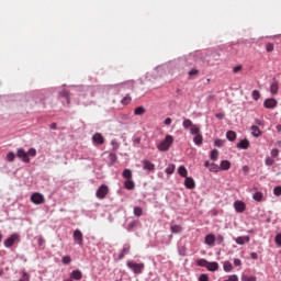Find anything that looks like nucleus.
I'll return each mask as SVG.
<instances>
[{
	"label": "nucleus",
	"mask_w": 281,
	"mask_h": 281,
	"mask_svg": "<svg viewBox=\"0 0 281 281\" xmlns=\"http://www.w3.org/2000/svg\"><path fill=\"white\" fill-rule=\"evenodd\" d=\"M92 140L94 144L102 145V144H104V136H102V134H100V133H95L92 136Z\"/></svg>",
	"instance_id": "obj_17"
},
{
	"label": "nucleus",
	"mask_w": 281,
	"mask_h": 281,
	"mask_svg": "<svg viewBox=\"0 0 281 281\" xmlns=\"http://www.w3.org/2000/svg\"><path fill=\"white\" fill-rule=\"evenodd\" d=\"M19 281H30V277L27 276V272H24L23 279H20Z\"/></svg>",
	"instance_id": "obj_55"
},
{
	"label": "nucleus",
	"mask_w": 281,
	"mask_h": 281,
	"mask_svg": "<svg viewBox=\"0 0 281 281\" xmlns=\"http://www.w3.org/2000/svg\"><path fill=\"white\" fill-rule=\"evenodd\" d=\"M72 237H74L75 243H77V245L82 247V245L85 244V239L82 237V232L80 229H76L74 232Z\"/></svg>",
	"instance_id": "obj_7"
},
{
	"label": "nucleus",
	"mask_w": 281,
	"mask_h": 281,
	"mask_svg": "<svg viewBox=\"0 0 281 281\" xmlns=\"http://www.w3.org/2000/svg\"><path fill=\"white\" fill-rule=\"evenodd\" d=\"M252 100H256V101L260 100V91L258 90L252 91Z\"/></svg>",
	"instance_id": "obj_43"
},
{
	"label": "nucleus",
	"mask_w": 281,
	"mask_h": 281,
	"mask_svg": "<svg viewBox=\"0 0 281 281\" xmlns=\"http://www.w3.org/2000/svg\"><path fill=\"white\" fill-rule=\"evenodd\" d=\"M178 175H180L184 179L188 177V169H186V166H180L178 168Z\"/></svg>",
	"instance_id": "obj_28"
},
{
	"label": "nucleus",
	"mask_w": 281,
	"mask_h": 281,
	"mask_svg": "<svg viewBox=\"0 0 281 281\" xmlns=\"http://www.w3.org/2000/svg\"><path fill=\"white\" fill-rule=\"evenodd\" d=\"M238 71H243V66L241 65H238V66L233 68L234 74H238Z\"/></svg>",
	"instance_id": "obj_52"
},
{
	"label": "nucleus",
	"mask_w": 281,
	"mask_h": 281,
	"mask_svg": "<svg viewBox=\"0 0 281 281\" xmlns=\"http://www.w3.org/2000/svg\"><path fill=\"white\" fill-rule=\"evenodd\" d=\"M122 177H123L124 179H126V181L132 180V179H133V171H131V169H125V170L122 172Z\"/></svg>",
	"instance_id": "obj_26"
},
{
	"label": "nucleus",
	"mask_w": 281,
	"mask_h": 281,
	"mask_svg": "<svg viewBox=\"0 0 281 281\" xmlns=\"http://www.w3.org/2000/svg\"><path fill=\"white\" fill-rule=\"evenodd\" d=\"M16 157L24 164H30V157H36V149L30 148L29 151H25V149L19 148L16 151Z\"/></svg>",
	"instance_id": "obj_1"
},
{
	"label": "nucleus",
	"mask_w": 281,
	"mask_h": 281,
	"mask_svg": "<svg viewBox=\"0 0 281 281\" xmlns=\"http://www.w3.org/2000/svg\"><path fill=\"white\" fill-rule=\"evenodd\" d=\"M250 131H251V135L254 137H260V135H262V132L260 131V127L256 126V125H252L250 127Z\"/></svg>",
	"instance_id": "obj_22"
},
{
	"label": "nucleus",
	"mask_w": 281,
	"mask_h": 281,
	"mask_svg": "<svg viewBox=\"0 0 281 281\" xmlns=\"http://www.w3.org/2000/svg\"><path fill=\"white\" fill-rule=\"evenodd\" d=\"M63 265H70L71 263V257L70 256H65L61 259Z\"/></svg>",
	"instance_id": "obj_41"
},
{
	"label": "nucleus",
	"mask_w": 281,
	"mask_h": 281,
	"mask_svg": "<svg viewBox=\"0 0 281 281\" xmlns=\"http://www.w3.org/2000/svg\"><path fill=\"white\" fill-rule=\"evenodd\" d=\"M215 241L217 243V245H223V243L225 241V237H223V235H217Z\"/></svg>",
	"instance_id": "obj_44"
},
{
	"label": "nucleus",
	"mask_w": 281,
	"mask_h": 281,
	"mask_svg": "<svg viewBox=\"0 0 281 281\" xmlns=\"http://www.w3.org/2000/svg\"><path fill=\"white\" fill-rule=\"evenodd\" d=\"M191 135H194L193 142L196 146H201V144H203V135L201 134V132H198Z\"/></svg>",
	"instance_id": "obj_16"
},
{
	"label": "nucleus",
	"mask_w": 281,
	"mask_h": 281,
	"mask_svg": "<svg viewBox=\"0 0 281 281\" xmlns=\"http://www.w3.org/2000/svg\"><path fill=\"white\" fill-rule=\"evenodd\" d=\"M70 280H77V281L82 280V271H80V270H74V271L70 273Z\"/></svg>",
	"instance_id": "obj_18"
},
{
	"label": "nucleus",
	"mask_w": 281,
	"mask_h": 281,
	"mask_svg": "<svg viewBox=\"0 0 281 281\" xmlns=\"http://www.w3.org/2000/svg\"><path fill=\"white\" fill-rule=\"evenodd\" d=\"M232 168V162L229 160H222L220 165V170H229Z\"/></svg>",
	"instance_id": "obj_24"
},
{
	"label": "nucleus",
	"mask_w": 281,
	"mask_h": 281,
	"mask_svg": "<svg viewBox=\"0 0 281 281\" xmlns=\"http://www.w3.org/2000/svg\"><path fill=\"white\" fill-rule=\"evenodd\" d=\"M172 144H175V137H172V135H167L165 139L157 145V148L160 153H166L167 150H170Z\"/></svg>",
	"instance_id": "obj_2"
},
{
	"label": "nucleus",
	"mask_w": 281,
	"mask_h": 281,
	"mask_svg": "<svg viewBox=\"0 0 281 281\" xmlns=\"http://www.w3.org/2000/svg\"><path fill=\"white\" fill-rule=\"evenodd\" d=\"M214 144H215V146H217V147L221 148V146H223V140H222V139H216V140L214 142Z\"/></svg>",
	"instance_id": "obj_56"
},
{
	"label": "nucleus",
	"mask_w": 281,
	"mask_h": 281,
	"mask_svg": "<svg viewBox=\"0 0 281 281\" xmlns=\"http://www.w3.org/2000/svg\"><path fill=\"white\" fill-rule=\"evenodd\" d=\"M278 91H280V86L278 85V81H273L270 86V93H272V95H276Z\"/></svg>",
	"instance_id": "obj_21"
},
{
	"label": "nucleus",
	"mask_w": 281,
	"mask_h": 281,
	"mask_svg": "<svg viewBox=\"0 0 281 281\" xmlns=\"http://www.w3.org/2000/svg\"><path fill=\"white\" fill-rule=\"evenodd\" d=\"M146 113V108L145 106H137L134 110V115H144Z\"/></svg>",
	"instance_id": "obj_30"
},
{
	"label": "nucleus",
	"mask_w": 281,
	"mask_h": 281,
	"mask_svg": "<svg viewBox=\"0 0 281 281\" xmlns=\"http://www.w3.org/2000/svg\"><path fill=\"white\" fill-rule=\"evenodd\" d=\"M273 49H276V46L273 45V43H268L266 45V50L267 52H273Z\"/></svg>",
	"instance_id": "obj_48"
},
{
	"label": "nucleus",
	"mask_w": 281,
	"mask_h": 281,
	"mask_svg": "<svg viewBox=\"0 0 281 281\" xmlns=\"http://www.w3.org/2000/svg\"><path fill=\"white\" fill-rule=\"evenodd\" d=\"M204 243L205 245H209V247H214V243H216V236H214L213 234L206 235Z\"/></svg>",
	"instance_id": "obj_15"
},
{
	"label": "nucleus",
	"mask_w": 281,
	"mask_h": 281,
	"mask_svg": "<svg viewBox=\"0 0 281 281\" xmlns=\"http://www.w3.org/2000/svg\"><path fill=\"white\" fill-rule=\"evenodd\" d=\"M165 124H166V126H170V125L172 124V119L167 117V119L165 120Z\"/></svg>",
	"instance_id": "obj_57"
},
{
	"label": "nucleus",
	"mask_w": 281,
	"mask_h": 281,
	"mask_svg": "<svg viewBox=\"0 0 281 281\" xmlns=\"http://www.w3.org/2000/svg\"><path fill=\"white\" fill-rule=\"evenodd\" d=\"M218 170H221V167H218V165L216 164H211V167H210V172H218Z\"/></svg>",
	"instance_id": "obj_37"
},
{
	"label": "nucleus",
	"mask_w": 281,
	"mask_h": 281,
	"mask_svg": "<svg viewBox=\"0 0 281 281\" xmlns=\"http://www.w3.org/2000/svg\"><path fill=\"white\" fill-rule=\"evenodd\" d=\"M207 260H205V259H199L198 261H196V265H198V267H206L207 268Z\"/></svg>",
	"instance_id": "obj_39"
},
{
	"label": "nucleus",
	"mask_w": 281,
	"mask_h": 281,
	"mask_svg": "<svg viewBox=\"0 0 281 281\" xmlns=\"http://www.w3.org/2000/svg\"><path fill=\"white\" fill-rule=\"evenodd\" d=\"M273 195L274 196H281V187H276L273 189Z\"/></svg>",
	"instance_id": "obj_47"
},
{
	"label": "nucleus",
	"mask_w": 281,
	"mask_h": 281,
	"mask_svg": "<svg viewBox=\"0 0 281 281\" xmlns=\"http://www.w3.org/2000/svg\"><path fill=\"white\" fill-rule=\"evenodd\" d=\"M199 281H210V277L207 274H201Z\"/></svg>",
	"instance_id": "obj_53"
},
{
	"label": "nucleus",
	"mask_w": 281,
	"mask_h": 281,
	"mask_svg": "<svg viewBox=\"0 0 281 281\" xmlns=\"http://www.w3.org/2000/svg\"><path fill=\"white\" fill-rule=\"evenodd\" d=\"M126 266L128 269H132L133 273L136 276H139V273H142L145 269L144 263H136L135 261H127Z\"/></svg>",
	"instance_id": "obj_4"
},
{
	"label": "nucleus",
	"mask_w": 281,
	"mask_h": 281,
	"mask_svg": "<svg viewBox=\"0 0 281 281\" xmlns=\"http://www.w3.org/2000/svg\"><path fill=\"white\" fill-rule=\"evenodd\" d=\"M179 255L180 256H186V247L179 248Z\"/></svg>",
	"instance_id": "obj_58"
},
{
	"label": "nucleus",
	"mask_w": 281,
	"mask_h": 281,
	"mask_svg": "<svg viewBox=\"0 0 281 281\" xmlns=\"http://www.w3.org/2000/svg\"><path fill=\"white\" fill-rule=\"evenodd\" d=\"M184 179V186L188 190H194V188H196V183L192 177H187Z\"/></svg>",
	"instance_id": "obj_13"
},
{
	"label": "nucleus",
	"mask_w": 281,
	"mask_h": 281,
	"mask_svg": "<svg viewBox=\"0 0 281 281\" xmlns=\"http://www.w3.org/2000/svg\"><path fill=\"white\" fill-rule=\"evenodd\" d=\"M182 126L186 130L190 128L191 134L201 133V127H199V125L192 123V120H190V119H184L182 122Z\"/></svg>",
	"instance_id": "obj_3"
},
{
	"label": "nucleus",
	"mask_w": 281,
	"mask_h": 281,
	"mask_svg": "<svg viewBox=\"0 0 281 281\" xmlns=\"http://www.w3.org/2000/svg\"><path fill=\"white\" fill-rule=\"evenodd\" d=\"M278 155H280V150L278 148H274L271 150V157H278Z\"/></svg>",
	"instance_id": "obj_51"
},
{
	"label": "nucleus",
	"mask_w": 281,
	"mask_h": 281,
	"mask_svg": "<svg viewBox=\"0 0 281 281\" xmlns=\"http://www.w3.org/2000/svg\"><path fill=\"white\" fill-rule=\"evenodd\" d=\"M188 74H189V76H199V69L193 68Z\"/></svg>",
	"instance_id": "obj_50"
},
{
	"label": "nucleus",
	"mask_w": 281,
	"mask_h": 281,
	"mask_svg": "<svg viewBox=\"0 0 281 281\" xmlns=\"http://www.w3.org/2000/svg\"><path fill=\"white\" fill-rule=\"evenodd\" d=\"M143 170H148L149 172H155V164L150 160H143Z\"/></svg>",
	"instance_id": "obj_14"
},
{
	"label": "nucleus",
	"mask_w": 281,
	"mask_h": 281,
	"mask_svg": "<svg viewBox=\"0 0 281 281\" xmlns=\"http://www.w3.org/2000/svg\"><path fill=\"white\" fill-rule=\"evenodd\" d=\"M241 281H256V277H249L247 274L241 276Z\"/></svg>",
	"instance_id": "obj_42"
},
{
	"label": "nucleus",
	"mask_w": 281,
	"mask_h": 281,
	"mask_svg": "<svg viewBox=\"0 0 281 281\" xmlns=\"http://www.w3.org/2000/svg\"><path fill=\"white\" fill-rule=\"evenodd\" d=\"M249 240H250L249 236H239L235 239V243L237 245H245V244L249 243Z\"/></svg>",
	"instance_id": "obj_19"
},
{
	"label": "nucleus",
	"mask_w": 281,
	"mask_h": 281,
	"mask_svg": "<svg viewBox=\"0 0 281 281\" xmlns=\"http://www.w3.org/2000/svg\"><path fill=\"white\" fill-rule=\"evenodd\" d=\"M109 159L111 164H115V161H117V156L115 154H110Z\"/></svg>",
	"instance_id": "obj_49"
},
{
	"label": "nucleus",
	"mask_w": 281,
	"mask_h": 281,
	"mask_svg": "<svg viewBox=\"0 0 281 281\" xmlns=\"http://www.w3.org/2000/svg\"><path fill=\"white\" fill-rule=\"evenodd\" d=\"M211 159H212L213 161H216V159H218V149H213V150L211 151Z\"/></svg>",
	"instance_id": "obj_35"
},
{
	"label": "nucleus",
	"mask_w": 281,
	"mask_h": 281,
	"mask_svg": "<svg viewBox=\"0 0 281 281\" xmlns=\"http://www.w3.org/2000/svg\"><path fill=\"white\" fill-rule=\"evenodd\" d=\"M234 265H235V267H240V265H241L240 259H234Z\"/></svg>",
	"instance_id": "obj_61"
},
{
	"label": "nucleus",
	"mask_w": 281,
	"mask_h": 281,
	"mask_svg": "<svg viewBox=\"0 0 281 281\" xmlns=\"http://www.w3.org/2000/svg\"><path fill=\"white\" fill-rule=\"evenodd\" d=\"M221 58V54L213 52L207 57L209 65L213 66L214 63H218V59Z\"/></svg>",
	"instance_id": "obj_10"
},
{
	"label": "nucleus",
	"mask_w": 281,
	"mask_h": 281,
	"mask_svg": "<svg viewBox=\"0 0 281 281\" xmlns=\"http://www.w3.org/2000/svg\"><path fill=\"white\" fill-rule=\"evenodd\" d=\"M262 192H256L254 195H252V199L255 200V201H258V202H260V201H262Z\"/></svg>",
	"instance_id": "obj_36"
},
{
	"label": "nucleus",
	"mask_w": 281,
	"mask_h": 281,
	"mask_svg": "<svg viewBox=\"0 0 281 281\" xmlns=\"http://www.w3.org/2000/svg\"><path fill=\"white\" fill-rule=\"evenodd\" d=\"M128 254H131V245L125 244L119 254L117 260H123L124 256H128Z\"/></svg>",
	"instance_id": "obj_12"
},
{
	"label": "nucleus",
	"mask_w": 281,
	"mask_h": 281,
	"mask_svg": "<svg viewBox=\"0 0 281 281\" xmlns=\"http://www.w3.org/2000/svg\"><path fill=\"white\" fill-rule=\"evenodd\" d=\"M126 190H135V182L132 180H126L124 183Z\"/></svg>",
	"instance_id": "obj_27"
},
{
	"label": "nucleus",
	"mask_w": 281,
	"mask_h": 281,
	"mask_svg": "<svg viewBox=\"0 0 281 281\" xmlns=\"http://www.w3.org/2000/svg\"><path fill=\"white\" fill-rule=\"evenodd\" d=\"M15 158H16V155L14 154V151H10L7 154L8 161H14Z\"/></svg>",
	"instance_id": "obj_40"
},
{
	"label": "nucleus",
	"mask_w": 281,
	"mask_h": 281,
	"mask_svg": "<svg viewBox=\"0 0 281 281\" xmlns=\"http://www.w3.org/2000/svg\"><path fill=\"white\" fill-rule=\"evenodd\" d=\"M226 137H227L228 142H235L236 140V132L228 131L226 133Z\"/></svg>",
	"instance_id": "obj_29"
},
{
	"label": "nucleus",
	"mask_w": 281,
	"mask_h": 281,
	"mask_svg": "<svg viewBox=\"0 0 281 281\" xmlns=\"http://www.w3.org/2000/svg\"><path fill=\"white\" fill-rule=\"evenodd\" d=\"M237 148H240L241 150H247V148H249V140L247 138L241 139L238 144H237Z\"/></svg>",
	"instance_id": "obj_20"
},
{
	"label": "nucleus",
	"mask_w": 281,
	"mask_h": 281,
	"mask_svg": "<svg viewBox=\"0 0 281 281\" xmlns=\"http://www.w3.org/2000/svg\"><path fill=\"white\" fill-rule=\"evenodd\" d=\"M234 207H235L236 212H238L239 214H243V212H245V210H247V205L243 201H235Z\"/></svg>",
	"instance_id": "obj_11"
},
{
	"label": "nucleus",
	"mask_w": 281,
	"mask_h": 281,
	"mask_svg": "<svg viewBox=\"0 0 281 281\" xmlns=\"http://www.w3.org/2000/svg\"><path fill=\"white\" fill-rule=\"evenodd\" d=\"M228 281H238V277H237L236 274L231 276V277L228 278Z\"/></svg>",
	"instance_id": "obj_60"
},
{
	"label": "nucleus",
	"mask_w": 281,
	"mask_h": 281,
	"mask_svg": "<svg viewBox=\"0 0 281 281\" xmlns=\"http://www.w3.org/2000/svg\"><path fill=\"white\" fill-rule=\"evenodd\" d=\"M274 241L278 247H281V233L277 234Z\"/></svg>",
	"instance_id": "obj_46"
},
{
	"label": "nucleus",
	"mask_w": 281,
	"mask_h": 281,
	"mask_svg": "<svg viewBox=\"0 0 281 281\" xmlns=\"http://www.w3.org/2000/svg\"><path fill=\"white\" fill-rule=\"evenodd\" d=\"M19 240V235L12 234L9 238L4 240V247L10 248Z\"/></svg>",
	"instance_id": "obj_8"
},
{
	"label": "nucleus",
	"mask_w": 281,
	"mask_h": 281,
	"mask_svg": "<svg viewBox=\"0 0 281 281\" xmlns=\"http://www.w3.org/2000/svg\"><path fill=\"white\" fill-rule=\"evenodd\" d=\"M112 146L114 150H117V148H120V143L116 140H112Z\"/></svg>",
	"instance_id": "obj_54"
},
{
	"label": "nucleus",
	"mask_w": 281,
	"mask_h": 281,
	"mask_svg": "<svg viewBox=\"0 0 281 281\" xmlns=\"http://www.w3.org/2000/svg\"><path fill=\"white\" fill-rule=\"evenodd\" d=\"M37 243H38V245L41 247V246L45 245V239L40 237Z\"/></svg>",
	"instance_id": "obj_63"
},
{
	"label": "nucleus",
	"mask_w": 281,
	"mask_h": 281,
	"mask_svg": "<svg viewBox=\"0 0 281 281\" xmlns=\"http://www.w3.org/2000/svg\"><path fill=\"white\" fill-rule=\"evenodd\" d=\"M276 164V160L271 157L266 158V166H273Z\"/></svg>",
	"instance_id": "obj_45"
},
{
	"label": "nucleus",
	"mask_w": 281,
	"mask_h": 281,
	"mask_svg": "<svg viewBox=\"0 0 281 281\" xmlns=\"http://www.w3.org/2000/svg\"><path fill=\"white\" fill-rule=\"evenodd\" d=\"M215 117L217 120H223L225 117V114L224 113H217V114H215Z\"/></svg>",
	"instance_id": "obj_59"
},
{
	"label": "nucleus",
	"mask_w": 281,
	"mask_h": 281,
	"mask_svg": "<svg viewBox=\"0 0 281 281\" xmlns=\"http://www.w3.org/2000/svg\"><path fill=\"white\" fill-rule=\"evenodd\" d=\"M132 100H133V99L131 98V95H130V94H126V95L121 100V104H123V105L131 104Z\"/></svg>",
	"instance_id": "obj_32"
},
{
	"label": "nucleus",
	"mask_w": 281,
	"mask_h": 281,
	"mask_svg": "<svg viewBox=\"0 0 281 281\" xmlns=\"http://www.w3.org/2000/svg\"><path fill=\"white\" fill-rule=\"evenodd\" d=\"M233 269H234V267L232 266V262H229V261H225V262H224V271L229 272V271H232Z\"/></svg>",
	"instance_id": "obj_34"
},
{
	"label": "nucleus",
	"mask_w": 281,
	"mask_h": 281,
	"mask_svg": "<svg viewBox=\"0 0 281 281\" xmlns=\"http://www.w3.org/2000/svg\"><path fill=\"white\" fill-rule=\"evenodd\" d=\"M106 194H109V187L106 184H102L95 193L97 199H106Z\"/></svg>",
	"instance_id": "obj_6"
},
{
	"label": "nucleus",
	"mask_w": 281,
	"mask_h": 281,
	"mask_svg": "<svg viewBox=\"0 0 281 281\" xmlns=\"http://www.w3.org/2000/svg\"><path fill=\"white\" fill-rule=\"evenodd\" d=\"M175 165H169L166 169H165V172L167 175H175Z\"/></svg>",
	"instance_id": "obj_33"
},
{
	"label": "nucleus",
	"mask_w": 281,
	"mask_h": 281,
	"mask_svg": "<svg viewBox=\"0 0 281 281\" xmlns=\"http://www.w3.org/2000/svg\"><path fill=\"white\" fill-rule=\"evenodd\" d=\"M206 269L209 270V271H217L218 270V262H216V261H213V262H207L206 263Z\"/></svg>",
	"instance_id": "obj_23"
},
{
	"label": "nucleus",
	"mask_w": 281,
	"mask_h": 281,
	"mask_svg": "<svg viewBox=\"0 0 281 281\" xmlns=\"http://www.w3.org/2000/svg\"><path fill=\"white\" fill-rule=\"evenodd\" d=\"M142 214H144V211L142 210V207L139 206L134 207V215L139 217L142 216Z\"/></svg>",
	"instance_id": "obj_38"
},
{
	"label": "nucleus",
	"mask_w": 281,
	"mask_h": 281,
	"mask_svg": "<svg viewBox=\"0 0 281 281\" xmlns=\"http://www.w3.org/2000/svg\"><path fill=\"white\" fill-rule=\"evenodd\" d=\"M263 106L265 109H276V106H278V100L273 98L266 99L263 102Z\"/></svg>",
	"instance_id": "obj_9"
},
{
	"label": "nucleus",
	"mask_w": 281,
	"mask_h": 281,
	"mask_svg": "<svg viewBox=\"0 0 281 281\" xmlns=\"http://www.w3.org/2000/svg\"><path fill=\"white\" fill-rule=\"evenodd\" d=\"M31 201L35 205H43V203H45V195H43L38 192H35L31 195Z\"/></svg>",
	"instance_id": "obj_5"
},
{
	"label": "nucleus",
	"mask_w": 281,
	"mask_h": 281,
	"mask_svg": "<svg viewBox=\"0 0 281 281\" xmlns=\"http://www.w3.org/2000/svg\"><path fill=\"white\" fill-rule=\"evenodd\" d=\"M56 123H53L50 126H49V128L52 130V131H56Z\"/></svg>",
	"instance_id": "obj_64"
},
{
	"label": "nucleus",
	"mask_w": 281,
	"mask_h": 281,
	"mask_svg": "<svg viewBox=\"0 0 281 281\" xmlns=\"http://www.w3.org/2000/svg\"><path fill=\"white\" fill-rule=\"evenodd\" d=\"M170 231L172 234H181V232H183V227L181 225H171Z\"/></svg>",
	"instance_id": "obj_25"
},
{
	"label": "nucleus",
	"mask_w": 281,
	"mask_h": 281,
	"mask_svg": "<svg viewBox=\"0 0 281 281\" xmlns=\"http://www.w3.org/2000/svg\"><path fill=\"white\" fill-rule=\"evenodd\" d=\"M250 258H252V260H258V254L251 252Z\"/></svg>",
	"instance_id": "obj_62"
},
{
	"label": "nucleus",
	"mask_w": 281,
	"mask_h": 281,
	"mask_svg": "<svg viewBox=\"0 0 281 281\" xmlns=\"http://www.w3.org/2000/svg\"><path fill=\"white\" fill-rule=\"evenodd\" d=\"M60 95H61L63 98H66L67 104H71V99L69 98V91L63 90V91L60 92Z\"/></svg>",
	"instance_id": "obj_31"
}]
</instances>
